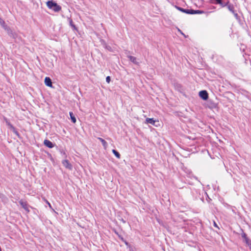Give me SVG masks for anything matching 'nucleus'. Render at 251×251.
Here are the masks:
<instances>
[{"label":"nucleus","instance_id":"obj_1","mask_svg":"<svg viewBox=\"0 0 251 251\" xmlns=\"http://www.w3.org/2000/svg\"><path fill=\"white\" fill-rule=\"evenodd\" d=\"M47 6L54 12H59L61 10V7L53 0H49L46 2Z\"/></svg>","mask_w":251,"mask_h":251},{"label":"nucleus","instance_id":"obj_2","mask_svg":"<svg viewBox=\"0 0 251 251\" xmlns=\"http://www.w3.org/2000/svg\"><path fill=\"white\" fill-rule=\"evenodd\" d=\"M199 96L203 100H207L208 98V94L206 91L202 90L199 92Z\"/></svg>","mask_w":251,"mask_h":251},{"label":"nucleus","instance_id":"obj_3","mask_svg":"<svg viewBox=\"0 0 251 251\" xmlns=\"http://www.w3.org/2000/svg\"><path fill=\"white\" fill-rule=\"evenodd\" d=\"M63 165L67 169L72 170L73 169V166L72 164L70 163L69 160L66 159L64 160L62 162Z\"/></svg>","mask_w":251,"mask_h":251},{"label":"nucleus","instance_id":"obj_4","mask_svg":"<svg viewBox=\"0 0 251 251\" xmlns=\"http://www.w3.org/2000/svg\"><path fill=\"white\" fill-rule=\"evenodd\" d=\"M20 204L23 207V208L25 209L27 212H29V210L28 209V204L26 201H25L23 200H21L19 201Z\"/></svg>","mask_w":251,"mask_h":251},{"label":"nucleus","instance_id":"obj_5","mask_svg":"<svg viewBox=\"0 0 251 251\" xmlns=\"http://www.w3.org/2000/svg\"><path fill=\"white\" fill-rule=\"evenodd\" d=\"M44 145L49 148H52L54 147L53 143L48 140H45L44 141Z\"/></svg>","mask_w":251,"mask_h":251},{"label":"nucleus","instance_id":"obj_6","mask_svg":"<svg viewBox=\"0 0 251 251\" xmlns=\"http://www.w3.org/2000/svg\"><path fill=\"white\" fill-rule=\"evenodd\" d=\"M146 123H148V124L149 123V124H151L152 125H155V121L153 119V118H147L146 119Z\"/></svg>","mask_w":251,"mask_h":251},{"label":"nucleus","instance_id":"obj_7","mask_svg":"<svg viewBox=\"0 0 251 251\" xmlns=\"http://www.w3.org/2000/svg\"><path fill=\"white\" fill-rule=\"evenodd\" d=\"M45 84L50 87H52L51 79H45Z\"/></svg>","mask_w":251,"mask_h":251},{"label":"nucleus","instance_id":"obj_8","mask_svg":"<svg viewBox=\"0 0 251 251\" xmlns=\"http://www.w3.org/2000/svg\"><path fill=\"white\" fill-rule=\"evenodd\" d=\"M128 57L129 59V60L133 63H134L135 64L138 63V62L137 61V60L136 57H135L134 56H129Z\"/></svg>","mask_w":251,"mask_h":251},{"label":"nucleus","instance_id":"obj_9","mask_svg":"<svg viewBox=\"0 0 251 251\" xmlns=\"http://www.w3.org/2000/svg\"><path fill=\"white\" fill-rule=\"evenodd\" d=\"M98 139L101 142L104 148H106L107 145L106 142L101 138L99 137Z\"/></svg>","mask_w":251,"mask_h":251},{"label":"nucleus","instance_id":"obj_10","mask_svg":"<svg viewBox=\"0 0 251 251\" xmlns=\"http://www.w3.org/2000/svg\"><path fill=\"white\" fill-rule=\"evenodd\" d=\"M69 114H70L72 121L73 122V123H75L76 122V119H75V116L73 115V112H70Z\"/></svg>","mask_w":251,"mask_h":251},{"label":"nucleus","instance_id":"obj_11","mask_svg":"<svg viewBox=\"0 0 251 251\" xmlns=\"http://www.w3.org/2000/svg\"><path fill=\"white\" fill-rule=\"evenodd\" d=\"M112 152L114 154V155L118 158H120V157H121L120 154L117 151H116L115 150H112Z\"/></svg>","mask_w":251,"mask_h":251},{"label":"nucleus","instance_id":"obj_12","mask_svg":"<svg viewBox=\"0 0 251 251\" xmlns=\"http://www.w3.org/2000/svg\"><path fill=\"white\" fill-rule=\"evenodd\" d=\"M203 13V11H200V10H191V14H202Z\"/></svg>","mask_w":251,"mask_h":251},{"label":"nucleus","instance_id":"obj_13","mask_svg":"<svg viewBox=\"0 0 251 251\" xmlns=\"http://www.w3.org/2000/svg\"><path fill=\"white\" fill-rule=\"evenodd\" d=\"M245 242L246 243V244L248 245V246L251 244V240L248 238H246Z\"/></svg>","mask_w":251,"mask_h":251},{"label":"nucleus","instance_id":"obj_14","mask_svg":"<svg viewBox=\"0 0 251 251\" xmlns=\"http://www.w3.org/2000/svg\"><path fill=\"white\" fill-rule=\"evenodd\" d=\"M70 25L74 29H76V28L75 27V26L73 24V21L72 20H70Z\"/></svg>","mask_w":251,"mask_h":251},{"label":"nucleus","instance_id":"obj_15","mask_svg":"<svg viewBox=\"0 0 251 251\" xmlns=\"http://www.w3.org/2000/svg\"><path fill=\"white\" fill-rule=\"evenodd\" d=\"M242 237L244 239V240L246 239V238H248L247 235L245 233L242 234Z\"/></svg>","mask_w":251,"mask_h":251},{"label":"nucleus","instance_id":"obj_16","mask_svg":"<svg viewBox=\"0 0 251 251\" xmlns=\"http://www.w3.org/2000/svg\"><path fill=\"white\" fill-rule=\"evenodd\" d=\"M191 10H185V12H184L187 14H191Z\"/></svg>","mask_w":251,"mask_h":251},{"label":"nucleus","instance_id":"obj_17","mask_svg":"<svg viewBox=\"0 0 251 251\" xmlns=\"http://www.w3.org/2000/svg\"><path fill=\"white\" fill-rule=\"evenodd\" d=\"M177 9L183 12H185V10L180 7H177Z\"/></svg>","mask_w":251,"mask_h":251},{"label":"nucleus","instance_id":"obj_18","mask_svg":"<svg viewBox=\"0 0 251 251\" xmlns=\"http://www.w3.org/2000/svg\"><path fill=\"white\" fill-rule=\"evenodd\" d=\"M46 202L48 204V205L49 206L50 208L53 210V209H52V208L51 207V205L50 204V203L48 201H46Z\"/></svg>","mask_w":251,"mask_h":251},{"label":"nucleus","instance_id":"obj_19","mask_svg":"<svg viewBox=\"0 0 251 251\" xmlns=\"http://www.w3.org/2000/svg\"><path fill=\"white\" fill-rule=\"evenodd\" d=\"M228 8L229 10H230L232 12H233V7H231L230 6H229Z\"/></svg>","mask_w":251,"mask_h":251},{"label":"nucleus","instance_id":"obj_20","mask_svg":"<svg viewBox=\"0 0 251 251\" xmlns=\"http://www.w3.org/2000/svg\"><path fill=\"white\" fill-rule=\"evenodd\" d=\"M217 2L218 3H219V4H222V1H221V0H216Z\"/></svg>","mask_w":251,"mask_h":251},{"label":"nucleus","instance_id":"obj_21","mask_svg":"<svg viewBox=\"0 0 251 251\" xmlns=\"http://www.w3.org/2000/svg\"><path fill=\"white\" fill-rule=\"evenodd\" d=\"M9 127L12 129L13 130H15V128L13 127V126L11 124L10 126H9Z\"/></svg>","mask_w":251,"mask_h":251},{"label":"nucleus","instance_id":"obj_22","mask_svg":"<svg viewBox=\"0 0 251 251\" xmlns=\"http://www.w3.org/2000/svg\"><path fill=\"white\" fill-rule=\"evenodd\" d=\"M214 226L219 228V227L218 226L217 224L215 222H214Z\"/></svg>","mask_w":251,"mask_h":251},{"label":"nucleus","instance_id":"obj_23","mask_svg":"<svg viewBox=\"0 0 251 251\" xmlns=\"http://www.w3.org/2000/svg\"><path fill=\"white\" fill-rule=\"evenodd\" d=\"M13 131H14V132L16 135H19L18 132L17 131H16V130H15H15H13Z\"/></svg>","mask_w":251,"mask_h":251},{"label":"nucleus","instance_id":"obj_24","mask_svg":"<svg viewBox=\"0 0 251 251\" xmlns=\"http://www.w3.org/2000/svg\"><path fill=\"white\" fill-rule=\"evenodd\" d=\"M6 122L7 125L8 126H9L11 125V124L9 122H8L7 121H6Z\"/></svg>","mask_w":251,"mask_h":251},{"label":"nucleus","instance_id":"obj_25","mask_svg":"<svg viewBox=\"0 0 251 251\" xmlns=\"http://www.w3.org/2000/svg\"><path fill=\"white\" fill-rule=\"evenodd\" d=\"M110 80H111V79H106V81L107 82V83H109Z\"/></svg>","mask_w":251,"mask_h":251},{"label":"nucleus","instance_id":"obj_26","mask_svg":"<svg viewBox=\"0 0 251 251\" xmlns=\"http://www.w3.org/2000/svg\"><path fill=\"white\" fill-rule=\"evenodd\" d=\"M250 249L251 250V244H250L249 245H248Z\"/></svg>","mask_w":251,"mask_h":251},{"label":"nucleus","instance_id":"obj_27","mask_svg":"<svg viewBox=\"0 0 251 251\" xmlns=\"http://www.w3.org/2000/svg\"><path fill=\"white\" fill-rule=\"evenodd\" d=\"M106 78H107V79L110 78V77L109 76H107Z\"/></svg>","mask_w":251,"mask_h":251},{"label":"nucleus","instance_id":"obj_28","mask_svg":"<svg viewBox=\"0 0 251 251\" xmlns=\"http://www.w3.org/2000/svg\"><path fill=\"white\" fill-rule=\"evenodd\" d=\"M2 194L0 193V198H1L2 197Z\"/></svg>","mask_w":251,"mask_h":251},{"label":"nucleus","instance_id":"obj_29","mask_svg":"<svg viewBox=\"0 0 251 251\" xmlns=\"http://www.w3.org/2000/svg\"><path fill=\"white\" fill-rule=\"evenodd\" d=\"M45 78L47 79V78H50L49 77H46Z\"/></svg>","mask_w":251,"mask_h":251}]
</instances>
